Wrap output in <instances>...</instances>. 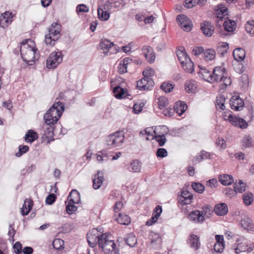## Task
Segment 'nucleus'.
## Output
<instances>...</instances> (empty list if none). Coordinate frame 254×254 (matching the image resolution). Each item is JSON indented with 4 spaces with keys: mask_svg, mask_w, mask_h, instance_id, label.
<instances>
[{
    "mask_svg": "<svg viewBox=\"0 0 254 254\" xmlns=\"http://www.w3.org/2000/svg\"><path fill=\"white\" fill-rule=\"evenodd\" d=\"M20 51L23 61L29 65H33L37 55V49L34 42L30 39L23 42Z\"/></svg>",
    "mask_w": 254,
    "mask_h": 254,
    "instance_id": "f257e3e1",
    "label": "nucleus"
},
{
    "mask_svg": "<svg viewBox=\"0 0 254 254\" xmlns=\"http://www.w3.org/2000/svg\"><path fill=\"white\" fill-rule=\"evenodd\" d=\"M64 110V105L63 103L60 101L55 102L44 115L45 123L51 127L55 125L59 120Z\"/></svg>",
    "mask_w": 254,
    "mask_h": 254,
    "instance_id": "f03ea898",
    "label": "nucleus"
},
{
    "mask_svg": "<svg viewBox=\"0 0 254 254\" xmlns=\"http://www.w3.org/2000/svg\"><path fill=\"white\" fill-rule=\"evenodd\" d=\"M99 246L105 254H120L119 249L114 241L111 240L106 234L101 235Z\"/></svg>",
    "mask_w": 254,
    "mask_h": 254,
    "instance_id": "7ed1b4c3",
    "label": "nucleus"
},
{
    "mask_svg": "<svg viewBox=\"0 0 254 254\" xmlns=\"http://www.w3.org/2000/svg\"><path fill=\"white\" fill-rule=\"evenodd\" d=\"M124 139V133L123 131H117L106 137V144L110 149L117 148L123 145Z\"/></svg>",
    "mask_w": 254,
    "mask_h": 254,
    "instance_id": "20e7f679",
    "label": "nucleus"
},
{
    "mask_svg": "<svg viewBox=\"0 0 254 254\" xmlns=\"http://www.w3.org/2000/svg\"><path fill=\"white\" fill-rule=\"evenodd\" d=\"M61 30V26L60 24L57 23H53L49 29V33L45 36L46 43L51 46L54 45L55 42L60 37Z\"/></svg>",
    "mask_w": 254,
    "mask_h": 254,
    "instance_id": "39448f33",
    "label": "nucleus"
},
{
    "mask_svg": "<svg viewBox=\"0 0 254 254\" xmlns=\"http://www.w3.org/2000/svg\"><path fill=\"white\" fill-rule=\"evenodd\" d=\"M63 55L62 52H52L46 62V66L48 68L55 69L63 61Z\"/></svg>",
    "mask_w": 254,
    "mask_h": 254,
    "instance_id": "423d86ee",
    "label": "nucleus"
},
{
    "mask_svg": "<svg viewBox=\"0 0 254 254\" xmlns=\"http://www.w3.org/2000/svg\"><path fill=\"white\" fill-rule=\"evenodd\" d=\"M223 120L228 121L232 125L242 129L246 128L248 126V123L244 119L231 114L227 115L226 112L224 115L223 114Z\"/></svg>",
    "mask_w": 254,
    "mask_h": 254,
    "instance_id": "0eeeda50",
    "label": "nucleus"
},
{
    "mask_svg": "<svg viewBox=\"0 0 254 254\" xmlns=\"http://www.w3.org/2000/svg\"><path fill=\"white\" fill-rule=\"evenodd\" d=\"M237 247L234 249L236 254H239L241 252H251L254 248V244L244 238L238 239L236 241Z\"/></svg>",
    "mask_w": 254,
    "mask_h": 254,
    "instance_id": "6e6552de",
    "label": "nucleus"
},
{
    "mask_svg": "<svg viewBox=\"0 0 254 254\" xmlns=\"http://www.w3.org/2000/svg\"><path fill=\"white\" fill-rule=\"evenodd\" d=\"M228 15V8L223 6V28L227 32H233L236 28V23L234 20L229 19Z\"/></svg>",
    "mask_w": 254,
    "mask_h": 254,
    "instance_id": "1a4fd4ad",
    "label": "nucleus"
},
{
    "mask_svg": "<svg viewBox=\"0 0 254 254\" xmlns=\"http://www.w3.org/2000/svg\"><path fill=\"white\" fill-rule=\"evenodd\" d=\"M149 239L151 247L155 249L161 248L162 240L159 234L151 232L149 235Z\"/></svg>",
    "mask_w": 254,
    "mask_h": 254,
    "instance_id": "9d476101",
    "label": "nucleus"
},
{
    "mask_svg": "<svg viewBox=\"0 0 254 254\" xmlns=\"http://www.w3.org/2000/svg\"><path fill=\"white\" fill-rule=\"evenodd\" d=\"M177 20L184 31L188 32L191 30L192 24L190 18L184 15H180L177 16Z\"/></svg>",
    "mask_w": 254,
    "mask_h": 254,
    "instance_id": "9b49d317",
    "label": "nucleus"
},
{
    "mask_svg": "<svg viewBox=\"0 0 254 254\" xmlns=\"http://www.w3.org/2000/svg\"><path fill=\"white\" fill-rule=\"evenodd\" d=\"M154 84V81L152 79L144 77L137 81L136 87L139 90L144 91L153 87Z\"/></svg>",
    "mask_w": 254,
    "mask_h": 254,
    "instance_id": "f8f14e48",
    "label": "nucleus"
},
{
    "mask_svg": "<svg viewBox=\"0 0 254 254\" xmlns=\"http://www.w3.org/2000/svg\"><path fill=\"white\" fill-rule=\"evenodd\" d=\"M230 105L232 110L241 111L244 106V102L239 96H233L230 100Z\"/></svg>",
    "mask_w": 254,
    "mask_h": 254,
    "instance_id": "ddd939ff",
    "label": "nucleus"
},
{
    "mask_svg": "<svg viewBox=\"0 0 254 254\" xmlns=\"http://www.w3.org/2000/svg\"><path fill=\"white\" fill-rule=\"evenodd\" d=\"M13 14L11 12L5 11L0 16V26L5 28L12 22Z\"/></svg>",
    "mask_w": 254,
    "mask_h": 254,
    "instance_id": "4468645a",
    "label": "nucleus"
},
{
    "mask_svg": "<svg viewBox=\"0 0 254 254\" xmlns=\"http://www.w3.org/2000/svg\"><path fill=\"white\" fill-rule=\"evenodd\" d=\"M104 180L103 172L97 171V173L93 176V188L95 190L99 189Z\"/></svg>",
    "mask_w": 254,
    "mask_h": 254,
    "instance_id": "2eb2a0df",
    "label": "nucleus"
},
{
    "mask_svg": "<svg viewBox=\"0 0 254 254\" xmlns=\"http://www.w3.org/2000/svg\"><path fill=\"white\" fill-rule=\"evenodd\" d=\"M143 54L147 61L150 63H153L155 61V55L153 49L150 46H143L142 48Z\"/></svg>",
    "mask_w": 254,
    "mask_h": 254,
    "instance_id": "dca6fc26",
    "label": "nucleus"
},
{
    "mask_svg": "<svg viewBox=\"0 0 254 254\" xmlns=\"http://www.w3.org/2000/svg\"><path fill=\"white\" fill-rule=\"evenodd\" d=\"M239 224L244 230L248 231H254V224L252 222L251 219L247 217L243 218L240 220Z\"/></svg>",
    "mask_w": 254,
    "mask_h": 254,
    "instance_id": "f3484780",
    "label": "nucleus"
},
{
    "mask_svg": "<svg viewBox=\"0 0 254 254\" xmlns=\"http://www.w3.org/2000/svg\"><path fill=\"white\" fill-rule=\"evenodd\" d=\"M193 198L192 195L188 191L183 190L179 196V201L183 205L189 204Z\"/></svg>",
    "mask_w": 254,
    "mask_h": 254,
    "instance_id": "a211bd4d",
    "label": "nucleus"
},
{
    "mask_svg": "<svg viewBox=\"0 0 254 254\" xmlns=\"http://www.w3.org/2000/svg\"><path fill=\"white\" fill-rule=\"evenodd\" d=\"M215 16L214 18L216 26L221 28L222 24V4H219L215 8Z\"/></svg>",
    "mask_w": 254,
    "mask_h": 254,
    "instance_id": "6ab92c4d",
    "label": "nucleus"
},
{
    "mask_svg": "<svg viewBox=\"0 0 254 254\" xmlns=\"http://www.w3.org/2000/svg\"><path fill=\"white\" fill-rule=\"evenodd\" d=\"M96 232V231H92V232L87 234V242L91 247L94 248L95 246L97 245V244H99V240L100 239L101 235L99 234H94V232Z\"/></svg>",
    "mask_w": 254,
    "mask_h": 254,
    "instance_id": "aec40b11",
    "label": "nucleus"
},
{
    "mask_svg": "<svg viewBox=\"0 0 254 254\" xmlns=\"http://www.w3.org/2000/svg\"><path fill=\"white\" fill-rule=\"evenodd\" d=\"M201 30L203 34L207 37L211 36L213 32L214 28L210 22L204 21L201 24Z\"/></svg>",
    "mask_w": 254,
    "mask_h": 254,
    "instance_id": "412c9836",
    "label": "nucleus"
},
{
    "mask_svg": "<svg viewBox=\"0 0 254 254\" xmlns=\"http://www.w3.org/2000/svg\"><path fill=\"white\" fill-rule=\"evenodd\" d=\"M190 246L194 250H197L200 246L199 238L195 235H191L188 239Z\"/></svg>",
    "mask_w": 254,
    "mask_h": 254,
    "instance_id": "4be33fe9",
    "label": "nucleus"
},
{
    "mask_svg": "<svg viewBox=\"0 0 254 254\" xmlns=\"http://www.w3.org/2000/svg\"><path fill=\"white\" fill-rule=\"evenodd\" d=\"M200 70L198 72L199 76L204 80L212 82V73L205 67L199 66Z\"/></svg>",
    "mask_w": 254,
    "mask_h": 254,
    "instance_id": "5701e85b",
    "label": "nucleus"
},
{
    "mask_svg": "<svg viewBox=\"0 0 254 254\" xmlns=\"http://www.w3.org/2000/svg\"><path fill=\"white\" fill-rule=\"evenodd\" d=\"M212 82L222 80V68L221 66H217L214 68L212 72Z\"/></svg>",
    "mask_w": 254,
    "mask_h": 254,
    "instance_id": "b1692460",
    "label": "nucleus"
},
{
    "mask_svg": "<svg viewBox=\"0 0 254 254\" xmlns=\"http://www.w3.org/2000/svg\"><path fill=\"white\" fill-rule=\"evenodd\" d=\"M188 218L190 220L195 222H202L204 219L202 214L198 210L191 212V213L189 215Z\"/></svg>",
    "mask_w": 254,
    "mask_h": 254,
    "instance_id": "393cba45",
    "label": "nucleus"
},
{
    "mask_svg": "<svg viewBox=\"0 0 254 254\" xmlns=\"http://www.w3.org/2000/svg\"><path fill=\"white\" fill-rule=\"evenodd\" d=\"M187 107V104L184 102L179 101L175 103L174 109L179 116H181L185 112Z\"/></svg>",
    "mask_w": 254,
    "mask_h": 254,
    "instance_id": "a878e982",
    "label": "nucleus"
},
{
    "mask_svg": "<svg viewBox=\"0 0 254 254\" xmlns=\"http://www.w3.org/2000/svg\"><path fill=\"white\" fill-rule=\"evenodd\" d=\"M233 54L234 59L237 62L243 61L246 56L245 50L241 48H238L234 50Z\"/></svg>",
    "mask_w": 254,
    "mask_h": 254,
    "instance_id": "bb28decb",
    "label": "nucleus"
},
{
    "mask_svg": "<svg viewBox=\"0 0 254 254\" xmlns=\"http://www.w3.org/2000/svg\"><path fill=\"white\" fill-rule=\"evenodd\" d=\"M33 201L31 199H27L25 200L21 210V213L23 216H25L30 211L32 208Z\"/></svg>",
    "mask_w": 254,
    "mask_h": 254,
    "instance_id": "cd10ccee",
    "label": "nucleus"
},
{
    "mask_svg": "<svg viewBox=\"0 0 254 254\" xmlns=\"http://www.w3.org/2000/svg\"><path fill=\"white\" fill-rule=\"evenodd\" d=\"M216 243L214 245V252L213 254H217V253H222L221 251L222 247V235H217L215 236Z\"/></svg>",
    "mask_w": 254,
    "mask_h": 254,
    "instance_id": "c85d7f7f",
    "label": "nucleus"
},
{
    "mask_svg": "<svg viewBox=\"0 0 254 254\" xmlns=\"http://www.w3.org/2000/svg\"><path fill=\"white\" fill-rule=\"evenodd\" d=\"M114 46V43L109 40L105 39L101 41L100 46L104 54H107L110 50V49Z\"/></svg>",
    "mask_w": 254,
    "mask_h": 254,
    "instance_id": "c756f323",
    "label": "nucleus"
},
{
    "mask_svg": "<svg viewBox=\"0 0 254 254\" xmlns=\"http://www.w3.org/2000/svg\"><path fill=\"white\" fill-rule=\"evenodd\" d=\"M139 134L142 136L146 135V139L147 140L154 139V129H153V127H147L144 130L140 131Z\"/></svg>",
    "mask_w": 254,
    "mask_h": 254,
    "instance_id": "7c9ffc66",
    "label": "nucleus"
},
{
    "mask_svg": "<svg viewBox=\"0 0 254 254\" xmlns=\"http://www.w3.org/2000/svg\"><path fill=\"white\" fill-rule=\"evenodd\" d=\"M68 200L72 203H78L80 201L79 192L75 190H72L68 196Z\"/></svg>",
    "mask_w": 254,
    "mask_h": 254,
    "instance_id": "2f4dec72",
    "label": "nucleus"
},
{
    "mask_svg": "<svg viewBox=\"0 0 254 254\" xmlns=\"http://www.w3.org/2000/svg\"><path fill=\"white\" fill-rule=\"evenodd\" d=\"M125 241L130 247H134L137 244V239L132 233L128 234L125 238Z\"/></svg>",
    "mask_w": 254,
    "mask_h": 254,
    "instance_id": "473e14b6",
    "label": "nucleus"
},
{
    "mask_svg": "<svg viewBox=\"0 0 254 254\" xmlns=\"http://www.w3.org/2000/svg\"><path fill=\"white\" fill-rule=\"evenodd\" d=\"M141 168V163L138 160H134L130 163L127 169L131 172H139Z\"/></svg>",
    "mask_w": 254,
    "mask_h": 254,
    "instance_id": "72a5a7b5",
    "label": "nucleus"
},
{
    "mask_svg": "<svg viewBox=\"0 0 254 254\" xmlns=\"http://www.w3.org/2000/svg\"><path fill=\"white\" fill-rule=\"evenodd\" d=\"M196 84L194 80H188L185 83V89L189 93H193L195 92Z\"/></svg>",
    "mask_w": 254,
    "mask_h": 254,
    "instance_id": "f704fd0d",
    "label": "nucleus"
},
{
    "mask_svg": "<svg viewBox=\"0 0 254 254\" xmlns=\"http://www.w3.org/2000/svg\"><path fill=\"white\" fill-rule=\"evenodd\" d=\"M116 220L119 223L125 225H127L130 222V219L129 216L124 213H120L118 217L116 218Z\"/></svg>",
    "mask_w": 254,
    "mask_h": 254,
    "instance_id": "c9c22d12",
    "label": "nucleus"
},
{
    "mask_svg": "<svg viewBox=\"0 0 254 254\" xmlns=\"http://www.w3.org/2000/svg\"><path fill=\"white\" fill-rule=\"evenodd\" d=\"M176 54L181 64H184L185 62L188 61V59H190L187 55L186 52L183 50H178L176 52Z\"/></svg>",
    "mask_w": 254,
    "mask_h": 254,
    "instance_id": "e433bc0d",
    "label": "nucleus"
},
{
    "mask_svg": "<svg viewBox=\"0 0 254 254\" xmlns=\"http://www.w3.org/2000/svg\"><path fill=\"white\" fill-rule=\"evenodd\" d=\"M182 67L188 73H192L194 71V65L191 59H188V61L182 64Z\"/></svg>",
    "mask_w": 254,
    "mask_h": 254,
    "instance_id": "4c0bfd02",
    "label": "nucleus"
},
{
    "mask_svg": "<svg viewBox=\"0 0 254 254\" xmlns=\"http://www.w3.org/2000/svg\"><path fill=\"white\" fill-rule=\"evenodd\" d=\"M169 131L168 128L166 126H160L156 127L154 129V134L165 136Z\"/></svg>",
    "mask_w": 254,
    "mask_h": 254,
    "instance_id": "58836bf2",
    "label": "nucleus"
},
{
    "mask_svg": "<svg viewBox=\"0 0 254 254\" xmlns=\"http://www.w3.org/2000/svg\"><path fill=\"white\" fill-rule=\"evenodd\" d=\"M243 199L244 204L247 206H249L254 201V194L250 192H245L243 195Z\"/></svg>",
    "mask_w": 254,
    "mask_h": 254,
    "instance_id": "ea45409f",
    "label": "nucleus"
},
{
    "mask_svg": "<svg viewBox=\"0 0 254 254\" xmlns=\"http://www.w3.org/2000/svg\"><path fill=\"white\" fill-rule=\"evenodd\" d=\"M37 138V133L33 130H29L25 135V140L27 142L32 143Z\"/></svg>",
    "mask_w": 254,
    "mask_h": 254,
    "instance_id": "a19ab883",
    "label": "nucleus"
},
{
    "mask_svg": "<svg viewBox=\"0 0 254 254\" xmlns=\"http://www.w3.org/2000/svg\"><path fill=\"white\" fill-rule=\"evenodd\" d=\"M204 60L206 61H209L214 59L215 57V52L212 49L206 50L203 53Z\"/></svg>",
    "mask_w": 254,
    "mask_h": 254,
    "instance_id": "79ce46f5",
    "label": "nucleus"
},
{
    "mask_svg": "<svg viewBox=\"0 0 254 254\" xmlns=\"http://www.w3.org/2000/svg\"><path fill=\"white\" fill-rule=\"evenodd\" d=\"M234 185L237 192L242 193L246 190V185L242 180H239L238 183H235Z\"/></svg>",
    "mask_w": 254,
    "mask_h": 254,
    "instance_id": "37998d69",
    "label": "nucleus"
},
{
    "mask_svg": "<svg viewBox=\"0 0 254 254\" xmlns=\"http://www.w3.org/2000/svg\"><path fill=\"white\" fill-rule=\"evenodd\" d=\"M253 139L250 135H245L241 141L242 145L244 148H249L252 146Z\"/></svg>",
    "mask_w": 254,
    "mask_h": 254,
    "instance_id": "c03bdc74",
    "label": "nucleus"
},
{
    "mask_svg": "<svg viewBox=\"0 0 254 254\" xmlns=\"http://www.w3.org/2000/svg\"><path fill=\"white\" fill-rule=\"evenodd\" d=\"M115 96L118 99H121L123 96L125 94V89L120 86L115 87L113 91Z\"/></svg>",
    "mask_w": 254,
    "mask_h": 254,
    "instance_id": "a18cd8bd",
    "label": "nucleus"
},
{
    "mask_svg": "<svg viewBox=\"0 0 254 254\" xmlns=\"http://www.w3.org/2000/svg\"><path fill=\"white\" fill-rule=\"evenodd\" d=\"M98 17L103 21L107 20L110 17V14L108 11H103L101 8H98L97 9Z\"/></svg>",
    "mask_w": 254,
    "mask_h": 254,
    "instance_id": "49530a36",
    "label": "nucleus"
},
{
    "mask_svg": "<svg viewBox=\"0 0 254 254\" xmlns=\"http://www.w3.org/2000/svg\"><path fill=\"white\" fill-rule=\"evenodd\" d=\"M191 187L195 192L199 193H202L205 189L204 186L199 183H192L191 184Z\"/></svg>",
    "mask_w": 254,
    "mask_h": 254,
    "instance_id": "de8ad7c7",
    "label": "nucleus"
},
{
    "mask_svg": "<svg viewBox=\"0 0 254 254\" xmlns=\"http://www.w3.org/2000/svg\"><path fill=\"white\" fill-rule=\"evenodd\" d=\"M247 32L251 35H254V21H247L245 25Z\"/></svg>",
    "mask_w": 254,
    "mask_h": 254,
    "instance_id": "09e8293b",
    "label": "nucleus"
},
{
    "mask_svg": "<svg viewBox=\"0 0 254 254\" xmlns=\"http://www.w3.org/2000/svg\"><path fill=\"white\" fill-rule=\"evenodd\" d=\"M234 182V179L232 175L223 174V186H229Z\"/></svg>",
    "mask_w": 254,
    "mask_h": 254,
    "instance_id": "8fccbe9b",
    "label": "nucleus"
},
{
    "mask_svg": "<svg viewBox=\"0 0 254 254\" xmlns=\"http://www.w3.org/2000/svg\"><path fill=\"white\" fill-rule=\"evenodd\" d=\"M158 106L160 109L166 108L168 105V99L164 97H160L158 99Z\"/></svg>",
    "mask_w": 254,
    "mask_h": 254,
    "instance_id": "3c124183",
    "label": "nucleus"
},
{
    "mask_svg": "<svg viewBox=\"0 0 254 254\" xmlns=\"http://www.w3.org/2000/svg\"><path fill=\"white\" fill-rule=\"evenodd\" d=\"M154 70L150 67L145 68L142 72L144 77L148 79H151V77L154 75Z\"/></svg>",
    "mask_w": 254,
    "mask_h": 254,
    "instance_id": "603ef678",
    "label": "nucleus"
},
{
    "mask_svg": "<svg viewBox=\"0 0 254 254\" xmlns=\"http://www.w3.org/2000/svg\"><path fill=\"white\" fill-rule=\"evenodd\" d=\"M215 105L217 110H219V112H221L222 110V96L221 95L217 96Z\"/></svg>",
    "mask_w": 254,
    "mask_h": 254,
    "instance_id": "864d4df0",
    "label": "nucleus"
},
{
    "mask_svg": "<svg viewBox=\"0 0 254 254\" xmlns=\"http://www.w3.org/2000/svg\"><path fill=\"white\" fill-rule=\"evenodd\" d=\"M75 204L69 201L68 204L66 206V210L68 214H71L76 211L77 207L74 205Z\"/></svg>",
    "mask_w": 254,
    "mask_h": 254,
    "instance_id": "5fc2aeb1",
    "label": "nucleus"
},
{
    "mask_svg": "<svg viewBox=\"0 0 254 254\" xmlns=\"http://www.w3.org/2000/svg\"><path fill=\"white\" fill-rule=\"evenodd\" d=\"M174 87L172 84L168 83H163L161 85V88L166 93L170 92L173 89Z\"/></svg>",
    "mask_w": 254,
    "mask_h": 254,
    "instance_id": "6e6d98bb",
    "label": "nucleus"
},
{
    "mask_svg": "<svg viewBox=\"0 0 254 254\" xmlns=\"http://www.w3.org/2000/svg\"><path fill=\"white\" fill-rule=\"evenodd\" d=\"M156 155L158 158H164L167 156L168 152L166 149L160 148L157 149Z\"/></svg>",
    "mask_w": 254,
    "mask_h": 254,
    "instance_id": "4d7b16f0",
    "label": "nucleus"
},
{
    "mask_svg": "<svg viewBox=\"0 0 254 254\" xmlns=\"http://www.w3.org/2000/svg\"><path fill=\"white\" fill-rule=\"evenodd\" d=\"M29 147L27 145H19V151L16 153L17 157L21 156L23 154L25 153L28 151Z\"/></svg>",
    "mask_w": 254,
    "mask_h": 254,
    "instance_id": "13d9d810",
    "label": "nucleus"
},
{
    "mask_svg": "<svg viewBox=\"0 0 254 254\" xmlns=\"http://www.w3.org/2000/svg\"><path fill=\"white\" fill-rule=\"evenodd\" d=\"M154 138L160 146H164L166 142V138L165 136L155 135Z\"/></svg>",
    "mask_w": 254,
    "mask_h": 254,
    "instance_id": "bf43d9fd",
    "label": "nucleus"
},
{
    "mask_svg": "<svg viewBox=\"0 0 254 254\" xmlns=\"http://www.w3.org/2000/svg\"><path fill=\"white\" fill-rule=\"evenodd\" d=\"M225 74L226 75V69L223 68V86H229L232 83L231 79L229 76H225Z\"/></svg>",
    "mask_w": 254,
    "mask_h": 254,
    "instance_id": "052dcab7",
    "label": "nucleus"
},
{
    "mask_svg": "<svg viewBox=\"0 0 254 254\" xmlns=\"http://www.w3.org/2000/svg\"><path fill=\"white\" fill-rule=\"evenodd\" d=\"M225 191H226V195L229 198H232V197L235 196L237 193L235 188L234 189L227 188L225 189Z\"/></svg>",
    "mask_w": 254,
    "mask_h": 254,
    "instance_id": "680f3d73",
    "label": "nucleus"
},
{
    "mask_svg": "<svg viewBox=\"0 0 254 254\" xmlns=\"http://www.w3.org/2000/svg\"><path fill=\"white\" fill-rule=\"evenodd\" d=\"M214 211L217 215L222 216V202L215 205Z\"/></svg>",
    "mask_w": 254,
    "mask_h": 254,
    "instance_id": "e2e57ef3",
    "label": "nucleus"
},
{
    "mask_svg": "<svg viewBox=\"0 0 254 254\" xmlns=\"http://www.w3.org/2000/svg\"><path fill=\"white\" fill-rule=\"evenodd\" d=\"M88 11L89 8L85 4H80L76 7L77 12H87Z\"/></svg>",
    "mask_w": 254,
    "mask_h": 254,
    "instance_id": "0e129e2a",
    "label": "nucleus"
},
{
    "mask_svg": "<svg viewBox=\"0 0 254 254\" xmlns=\"http://www.w3.org/2000/svg\"><path fill=\"white\" fill-rule=\"evenodd\" d=\"M22 245L19 242H16L13 245L14 252L16 254H21L22 252Z\"/></svg>",
    "mask_w": 254,
    "mask_h": 254,
    "instance_id": "69168bd1",
    "label": "nucleus"
},
{
    "mask_svg": "<svg viewBox=\"0 0 254 254\" xmlns=\"http://www.w3.org/2000/svg\"><path fill=\"white\" fill-rule=\"evenodd\" d=\"M56 198V196L55 194H50L46 199V202L48 204H52L55 201Z\"/></svg>",
    "mask_w": 254,
    "mask_h": 254,
    "instance_id": "338daca9",
    "label": "nucleus"
},
{
    "mask_svg": "<svg viewBox=\"0 0 254 254\" xmlns=\"http://www.w3.org/2000/svg\"><path fill=\"white\" fill-rule=\"evenodd\" d=\"M204 51L202 47H195L192 50V53L195 56H198L201 53H203Z\"/></svg>",
    "mask_w": 254,
    "mask_h": 254,
    "instance_id": "774afa93",
    "label": "nucleus"
}]
</instances>
